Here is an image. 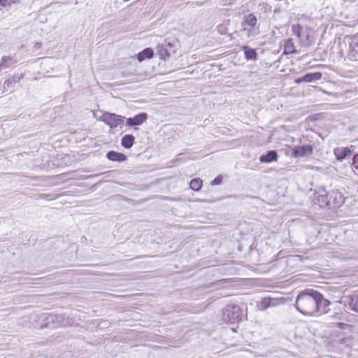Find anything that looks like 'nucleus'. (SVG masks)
<instances>
[{"label": "nucleus", "mask_w": 358, "mask_h": 358, "mask_svg": "<svg viewBox=\"0 0 358 358\" xmlns=\"http://www.w3.org/2000/svg\"><path fill=\"white\" fill-rule=\"evenodd\" d=\"M330 301L325 299L323 295L313 289H306L296 297L295 307L304 315L320 316L329 310Z\"/></svg>", "instance_id": "f257e3e1"}, {"label": "nucleus", "mask_w": 358, "mask_h": 358, "mask_svg": "<svg viewBox=\"0 0 358 358\" xmlns=\"http://www.w3.org/2000/svg\"><path fill=\"white\" fill-rule=\"evenodd\" d=\"M239 32L247 38L259 34V30L257 19L253 13H250L243 17Z\"/></svg>", "instance_id": "f03ea898"}, {"label": "nucleus", "mask_w": 358, "mask_h": 358, "mask_svg": "<svg viewBox=\"0 0 358 358\" xmlns=\"http://www.w3.org/2000/svg\"><path fill=\"white\" fill-rule=\"evenodd\" d=\"M292 31L299 39L302 46H310L314 43L315 32L313 29L300 24H293Z\"/></svg>", "instance_id": "7ed1b4c3"}, {"label": "nucleus", "mask_w": 358, "mask_h": 358, "mask_svg": "<svg viewBox=\"0 0 358 358\" xmlns=\"http://www.w3.org/2000/svg\"><path fill=\"white\" fill-rule=\"evenodd\" d=\"M223 320L231 324L238 322L242 318V310L235 304H227L222 310Z\"/></svg>", "instance_id": "20e7f679"}, {"label": "nucleus", "mask_w": 358, "mask_h": 358, "mask_svg": "<svg viewBox=\"0 0 358 358\" xmlns=\"http://www.w3.org/2000/svg\"><path fill=\"white\" fill-rule=\"evenodd\" d=\"M176 51V46L174 43L164 41L157 46V53L161 59L166 60L173 55Z\"/></svg>", "instance_id": "39448f33"}, {"label": "nucleus", "mask_w": 358, "mask_h": 358, "mask_svg": "<svg viewBox=\"0 0 358 358\" xmlns=\"http://www.w3.org/2000/svg\"><path fill=\"white\" fill-rule=\"evenodd\" d=\"M345 201V198L338 190H332L328 192V208H336L340 207Z\"/></svg>", "instance_id": "423d86ee"}, {"label": "nucleus", "mask_w": 358, "mask_h": 358, "mask_svg": "<svg viewBox=\"0 0 358 358\" xmlns=\"http://www.w3.org/2000/svg\"><path fill=\"white\" fill-rule=\"evenodd\" d=\"M348 50L347 57L350 60H358V33L348 38Z\"/></svg>", "instance_id": "0eeeda50"}, {"label": "nucleus", "mask_w": 358, "mask_h": 358, "mask_svg": "<svg viewBox=\"0 0 358 358\" xmlns=\"http://www.w3.org/2000/svg\"><path fill=\"white\" fill-rule=\"evenodd\" d=\"M124 117L117 115L115 113H105L102 117L101 120L110 128H114L123 123Z\"/></svg>", "instance_id": "6e6552de"}, {"label": "nucleus", "mask_w": 358, "mask_h": 358, "mask_svg": "<svg viewBox=\"0 0 358 358\" xmlns=\"http://www.w3.org/2000/svg\"><path fill=\"white\" fill-rule=\"evenodd\" d=\"M313 203L320 208H328V192L324 189L315 192L313 196Z\"/></svg>", "instance_id": "1a4fd4ad"}, {"label": "nucleus", "mask_w": 358, "mask_h": 358, "mask_svg": "<svg viewBox=\"0 0 358 358\" xmlns=\"http://www.w3.org/2000/svg\"><path fill=\"white\" fill-rule=\"evenodd\" d=\"M313 152V146L310 144L297 145L292 150V156L302 157L310 155Z\"/></svg>", "instance_id": "9d476101"}, {"label": "nucleus", "mask_w": 358, "mask_h": 358, "mask_svg": "<svg viewBox=\"0 0 358 358\" xmlns=\"http://www.w3.org/2000/svg\"><path fill=\"white\" fill-rule=\"evenodd\" d=\"M148 119V115L145 113H141L134 117L127 118L126 124L129 127H134L142 124Z\"/></svg>", "instance_id": "9b49d317"}, {"label": "nucleus", "mask_w": 358, "mask_h": 358, "mask_svg": "<svg viewBox=\"0 0 358 358\" xmlns=\"http://www.w3.org/2000/svg\"><path fill=\"white\" fill-rule=\"evenodd\" d=\"M322 78V73L320 72L308 73L303 76L295 80V83L297 84L301 83H312L316 80H320Z\"/></svg>", "instance_id": "f8f14e48"}, {"label": "nucleus", "mask_w": 358, "mask_h": 358, "mask_svg": "<svg viewBox=\"0 0 358 358\" xmlns=\"http://www.w3.org/2000/svg\"><path fill=\"white\" fill-rule=\"evenodd\" d=\"M345 302L351 310L358 313V294L355 293L346 296Z\"/></svg>", "instance_id": "ddd939ff"}, {"label": "nucleus", "mask_w": 358, "mask_h": 358, "mask_svg": "<svg viewBox=\"0 0 358 358\" xmlns=\"http://www.w3.org/2000/svg\"><path fill=\"white\" fill-rule=\"evenodd\" d=\"M278 159V153L275 150L268 151L266 155L260 156L259 161L263 163H269L276 161Z\"/></svg>", "instance_id": "4468645a"}, {"label": "nucleus", "mask_w": 358, "mask_h": 358, "mask_svg": "<svg viewBox=\"0 0 358 358\" xmlns=\"http://www.w3.org/2000/svg\"><path fill=\"white\" fill-rule=\"evenodd\" d=\"M334 152L336 159L339 161L351 155V151L348 148H337L334 149Z\"/></svg>", "instance_id": "2eb2a0df"}, {"label": "nucleus", "mask_w": 358, "mask_h": 358, "mask_svg": "<svg viewBox=\"0 0 358 358\" xmlns=\"http://www.w3.org/2000/svg\"><path fill=\"white\" fill-rule=\"evenodd\" d=\"M106 157L109 160L113 162H124L127 159L125 155L115 151H109Z\"/></svg>", "instance_id": "dca6fc26"}, {"label": "nucleus", "mask_w": 358, "mask_h": 358, "mask_svg": "<svg viewBox=\"0 0 358 358\" xmlns=\"http://www.w3.org/2000/svg\"><path fill=\"white\" fill-rule=\"evenodd\" d=\"M135 138L133 135L126 134L122 138L121 145L125 148H130L134 143Z\"/></svg>", "instance_id": "f3484780"}, {"label": "nucleus", "mask_w": 358, "mask_h": 358, "mask_svg": "<svg viewBox=\"0 0 358 358\" xmlns=\"http://www.w3.org/2000/svg\"><path fill=\"white\" fill-rule=\"evenodd\" d=\"M153 56V50L150 48H147L138 54L137 59L142 62L145 59H150Z\"/></svg>", "instance_id": "a211bd4d"}, {"label": "nucleus", "mask_w": 358, "mask_h": 358, "mask_svg": "<svg viewBox=\"0 0 358 358\" xmlns=\"http://www.w3.org/2000/svg\"><path fill=\"white\" fill-rule=\"evenodd\" d=\"M257 308L259 310L261 311H264L268 308H270L268 297H264L259 301H258L257 303Z\"/></svg>", "instance_id": "6ab92c4d"}, {"label": "nucleus", "mask_w": 358, "mask_h": 358, "mask_svg": "<svg viewBox=\"0 0 358 358\" xmlns=\"http://www.w3.org/2000/svg\"><path fill=\"white\" fill-rule=\"evenodd\" d=\"M245 57L247 59L253 60L256 59L257 53L255 50L247 46L243 47Z\"/></svg>", "instance_id": "aec40b11"}, {"label": "nucleus", "mask_w": 358, "mask_h": 358, "mask_svg": "<svg viewBox=\"0 0 358 358\" xmlns=\"http://www.w3.org/2000/svg\"><path fill=\"white\" fill-rule=\"evenodd\" d=\"M189 187L194 191H199L202 187V180L200 178H194L190 181Z\"/></svg>", "instance_id": "412c9836"}, {"label": "nucleus", "mask_w": 358, "mask_h": 358, "mask_svg": "<svg viewBox=\"0 0 358 358\" xmlns=\"http://www.w3.org/2000/svg\"><path fill=\"white\" fill-rule=\"evenodd\" d=\"M269 299V306L270 307H275L278 306L282 305L285 303L286 300L284 298H272L268 297Z\"/></svg>", "instance_id": "4be33fe9"}, {"label": "nucleus", "mask_w": 358, "mask_h": 358, "mask_svg": "<svg viewBox=\"0 0 358 358\" xmlns=\"http://www.w3.org/2000/svg\"><path fill=\"white\" fill-rule=\"evenodd\" d=\"M294 43L292 39H289L285 42V52L286 54H291L295 52Z\"/></svg>", "instance_id": "5701e85b"}, {"label": "nucleus", "mask_w": 358, "mask_h": 358, "mask_svg": "<svg viewBox=\"0 0 358 358\" xmlns=\"http://www.w3.org/2000/svg\"><path fill=\"white\" fill-rule=\"evenodd\" d=\"M22 78H23V75H15L14 76L12 77V78L8 79L6 81H5L4 85H7L8 87H9L13 83H17L20 82V80Z\"/></svg>", "instance_id": "b1692460"}, {"label": "nucleus", "mask_w": 358, "mask_h": 358, "mask_svg": "<svg viewBox=\"0 0 358 358\" xmlns=\"http://www.w3.org/2000/svg\"><path fill=\"white\" fill-rule=\"evenodd\" d=\"M17 0H0V4L2 6H7L10 5L13 3H15Z\"/></svg>", "instance_id": "393cba45"}, {"label": "nucleus", "mask_w": 358, "mask_h": 358, "mask_svg": "<svg viewBox=\"0 0 358 358\" xmlns=\"http://www.w3.org/2000/svg\"><path fill=\"white\" fill-rule=\"evenodd\" d=\"M222 177L221 176H217L212 182H211V185H220L221 184L222 182Z\"/></svg>", "instance_id": "a878e982"}, {"label": "nucleus", "mask_w": 358, "mask_h": 358, "mask_svg": "<svg viewBox=\"0 0 358 358\" xmlns=\"http://www.w3.org/2000/svg\"><path fill=\"white\" fill-rule=\"evenodd\" d=\"M352 165L355 169L358 170V155L353 157Z\"/></svg>", "instance_id": "bb28decb"}, {"label": "nucleus", "mask_w": 358, "mask_h": 358, "mask_svg": "<svg viewBox=\"0 0 358 358\" xmlns=\"http://www.w3.org/2000/svg\"><path fill=\"white\" fill-rule=\"evenodd\" d=\"M217 31L221 34H224L225 33V31H226V27L223 24H220L217 27Z\"/></svg>", "instance_id": "cd10ccee"}, {"label": "nucleus", "mask_w": 358, "mask_h": 358, "mask_svg": "<svg viewBox=\"0 0 358 358\" xmlns=\"http://www.w3.org/2000/svg\"><path fill=\"white\" fill-rule=\"evenodd\" d=\"M10 59V57H6V56H3L2 58H1V65L3 66H7L6 63L7 62L8 60Z\"/></svg>", "instance_id": "c85d7f7f"}]
</instances>
